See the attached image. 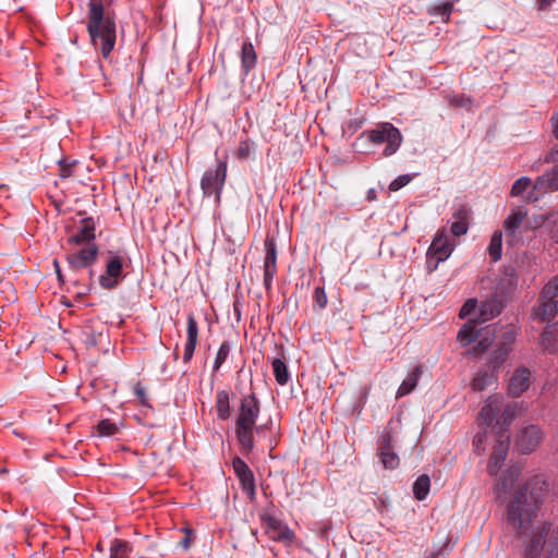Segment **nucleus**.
<instances>
[{
    "mask_svg": "<svg viewBox=\"0 0 558 558\" xmlns=\"http://www.w3.org/2000/svg\"><path fill=\"white\" fill-rule=\"evenodd\" d=\"M521 475L519 465L508 468L500 480L495 484L498 499L513 492V496L507 506L506 520L508 525L519 535H525L531 530L536 519L537 508L541 502V494L547 489L545 481L541 476L533 477L526 485H517Z\"/></svg>",
    "mask_w": 558,
    "mask_h": 558,
    "instance_id": "obj_1",
    "label": "nucleus"
},
{
    "mask_svg": "<svg viewBox=\"0 0 558 558\" xmlns=\"http://www.w3.org/2000/svg\"><path fill=\"white\" fill-rule=\"evenodd\" d=\"M87 32L92 45L99 50L104 58H108L117 41V24L113 12L106 9L87 11Z\"/></svg>",
    "mask_w": 558,
    "mask_h": 558,
    "instance_id": "obj_2",
    "label": "nucleus"
},
{
    "mask_svg": "<svg viewBox=\"0 0 558 558\" xmlns=\"http://www.w3.org/2000/svg\"><path fill=\"white\" fill-rule=\"evenodd\" d=\"M259 412V401L254 392L242 397L235 418V435L245 453L254 449V433L262 429V426H256Z\"/></svg>",
    "mask_w": 558,
    "mask_h": 558,
    "instance_id": "obj_3",
    "label": "nucleus"
},
{
    "mask_svg": "<svg viewBox=\"0 0 558 558\" xmlns=\"http://www.w3.org/2000/svg\"><path fill=\"white\" fill-rule=\"evenodd\" d=\"M364 134L373 144H387L383 153L386 157L393 155L399 149L402 142L400 131L389 122L380 123L375 129L368 130Z\"/></svg>",
    "mask_w": 558,
    "mask_h": 558,
    "instance_id": "obj_4",
    "label": "nucleus"
},
{
    "mask_svg": "<svg viewBox=\"0 0 558 558\" xmlns=\"http://www.w3.org/2000/svg\"><path fill=\"white\" fill-rule=\"evenodd\" d=\"M226 177L227 160H219L215 169H207L201 180L204 196H214L215 201L219 203Z\"/></svg>",
    "mask_w": 558,
    "mask_h": 558,
    "instance_id": "obj_5",
    "label": "nucleus"
},
{
    "mask_svg": "<svg viewBox=\"0 0 558 558\" xmlns=\"http://www.w3.org/2000/svg\"><path fill=\"white\" fill-rule=\"evenodd\" d=\"M544 437V430L539 425L530 424L517 433L514 448L522 454H530L542 444Z\"/></svg>",
    "mask_w": 558,
    "mask_h": 558,
    "instance_id": "obj_6",
    "label": "nucleus"
},
{
    "mask_svg": "<svg viewBox=\"0 0 558 558\" xmlns=\"http://www.w3.org/2000/svg\"><path fill=\"white\" fill-rule=\"evenodd\" d=\"M453 251V243L450 242L447 230L445 228L439 229L430 244V246L427 250V257H436V260L434 264H432V260L427 262V269L429 272L434 271L440 262L446 260Z\"/></svg>",
    "mask_w": 558,
    "mask_h": 558,
    "instance_id": "obj_7",
    "label": "nucleus"
},
{
    "mask_svg": "<svg viewBox=\"0 0 558 558\" xmlns=\"http://www.w3.org/2000/svg\"><path fill=\"white\" fill-rule=\"evenodd\" d=\"M558 191V165L551 170L546 171L537 177L534 181L533 189L525 196L526 203H536L545 194Z\"/></svg>",
    "mask_w": 558,
    "mask_h": 558,
    "instance_id": "obj_8",
    "label": "nucleus"
},
{
    "mask_svg": "<svg viewBox=\"0 0 558 558\" xmlns=\"http://www.w3.org/2000/svg\"><path fill=\"white\" fill-rule=\"evenodd\" d=\"M377 456L385 469L395 470L400 464V459L393 448V436L388 428L385 429L378 439Z\"/></svg>",
    "mask_w": 558,
    "mask_h": 558,
    "instance_id": "obj_9",
    "label": "nucleus"
},
{
    "mask_svg": "<svg viewBox=\"0 0 558 558\" xmlns=\"http://www.w3.org/2000/svg\"><path fill=\"white\" fill-rule=\"evenodd\" d=\"M262 523L266 534L272 541L289 544L294 538V533L282 521L272 515L266 514L262 517Z\"/></svg>",
    "mask_w": 558,
    "mask_h": 558,
    "instance_id": "obj_10",
    "label": "nucleus"
},
{
    "mask_svg": "<svg viewBox=\"0 0 558 558\" xmlns=\"http://www.w3.org/2000/svg\"><path fill=\"white\" fill-rule=\"evenodd\" d=\"M264 246V286L267 290H270L274 277L277 272V244L275 239L267 236Z\"/></svg>",
    "mask_w": 558,
    "mask_h": 558,
    "instance_id": "obj_11",
    "label": "nucleus"
},
{
    "mask_svg": "<svg viewBox=\"0 0 558 558\" xmlns=\"http://www.w3.org/2000/svg\"><path fill=\"white\" fill-rule=\"evenodd\" d=\"M123 259L119 255H112L106 264L105 274L100 276L99 282L104 289H114L122 278Z\"/></svg>",
    "mask_w": 558,
    "mask_h": 558,
    "instance_id": "obj_12",
    "label": "nucleus"
},
{
    "mask_svg": "<svg viewBox=\"0 0 558 558\" xmlns=\"http://www.w3.org/2000/svg\"><path fill=\"white\" fill-rule=\"evenodd\" d=\"M234 473L236 474L243 492L253 499L255 497V478L252 470L246 462L239 457L232 461Z\"/></svg>",
    "mask_w": 558,
    "mask_h": 558,
    "instance_id": "obj_13",
    "label": "nucleus"
},
{
    "mask_svg": "<svg viewBox=\"0 0 558 558\" xmlns=\"http://www.w3.org/2000/svg\"><path fill=\"white\" fill-rule=\"evenodd\" d=\"M532 380V372L527 367L517 368L509 379L508 393L513 398L522 396L530 388Z\"/></svg>",
    "mask_w": 558,
    "mask_h": 558,
    "instance_id": "obj_14",
    "label": "nucleus"
},
{
    "mask_svg": "<svg viewBox=\"0 0 558 558\" xmlns=\"http://www.w3.org/2000/svg\"><path fill=\"white\" fill-rule=\"evenodd\" d=\"M98 255L96 244H88L76 253L69 254L66 260L72 269L78 270L93 265Z\"/></svg>",
    "mask_w": 558,
    "mask_h": 558,
    "instance_id": "obj_15",
    "label": "nucleus"
},
{
    "mask_svg": "<svg viewBox=\"0 0 558 558\" xmlns=\"http://www.w3.org/2000/svg\"><path fill=\"white\" fill-rule=\"evenodd\" d=\"M557 314L558 301L543 299V294L539 293L537 302L532 308V318L548 324L557 316Z\"/></svg>",
    "mask_w": 558,
    "mask_h": 558,
    "instance_id": "obj_16",
    "label": "nucleus"
},
{
    "mask_svg": "<svg viewBox=\"0 0 558 558\" xmlns=\"http://www.w3.org/2000/svg\"><path fill=\"white\" fill-rule=\"evenodd\" d=\"M501 438L502 435L499 436L498 444L495 446L488 460L487 472L490 476H496L498 474L508 456L509 436H506L505 439Z\"/></svg>",
    "mask_w": 558,
    "mask_h": 558,
    "instance_id": "obj_17",
    "label": "nucleus"
},
{
    "mask_svg": "<svg viewBox=\"0 0 558 558\" xmlns=\"http://www.w3.org/2000/svg\"><path fill=\"white\" fill-rule=\"evenodd\" d=\"M96 225L92 217L83 218L80 221V226L75 233H73L68 242L70 244L82 245V244H94Z\"/></svg>",
    "mask_w": 558,
    "mask_h": 558,
    "instance_id": "obj_18",
    "label": "nucleus"
},
{
    "mask_svg": "<svg viewBox=\"0 0 558 558\" xmlns=\"http://www.w3.org/2000/svg\"><path fill=\"white\" fill-rule=\"evenodd\" d=\"M518 330L515 327H507L501 337L500 347L494 352L490 363L495 364V367H499L506 360L510 351V345L515 341Z\"/></svg>",
    "mask_w": 558,
    "mask_h": 558,
    "instance_id": "obj_19",
    "label": "nucleus"
},
{
    "mask_svg": "<svg viewBox=\"0 0 558 558\" xmlns=\"http://www.w3.org/2000/svg\"><path fill=\"white\" fill-rule=\"evenodd\" d=\"M186 325V342L183 353L184 363H189L192 360L198 338V325L193 314L187 315Z\"/></svg>",
    "mask_w": 558,
    "mask_h": 558,
    "instance_id": "obj_20",
    "label": "nucleus"
},
{
    "mask_svg": "<svg viewBox=\"0 0 558 558\" xmlns=\"http://www.w3.org/2000/svg\"><path fill=\"white\" fill-rule=\"evenodd\" d=\"M539 347L548 354L558 352V324L548 323L545 326L539 337Z\"/></svg>",
    "mask_w": 558,
    "mask_h": 558,
    "instance_id": "obj_21",
    "label": "nucleus"
},
{
    "mask_svg": "<svg viewBox=\"0 0 558 558\" xmlns=\"http://www.w3.org/2000/svg\"><path fill=\"white\" fill-rule=\"evenodd\" d=\"M501 408V399L498 396L488 398L487 403L481 409L478 420L486 427L490 426L495 421Z\"/></svg>",
    "mask_w": 558,
    "mask_h": 558,
    "instance_id": "obj_22",
    "label": "nucleus"
},
{
    "mask_svg": "<svg viewBox=\"0 0 558 558\" xmlns=\"http://www.w3.org/2000/svg\"><path fill=\"white\" fill-rule=\"evenodd\" d=\"M527 216L525 207H517L511 209V213L504 221V228L507 236H514L522 222Z\"/></svg>",
    "mask_w": 558,
    "mask_h": 558,
    "instance_id": "obj_23",
    "label": "nucleus"
},
{
    "mask_svg": "<svg viewBox=\"0 0 558 558\" xmlns=\"http://www.w3.org/2000/svg\"><path fill=\"white\" fill-rule=\"evenodd\" d=\"M493 367L496 368L495 364H493ZM496 381L497 375L495 369H481L471 381V387L474 391H483L496 384Z\"/></svg>",
    "mask_w": 558,
    "mask_h": 558,
    "instance_id": "obj_24",
    "label": "nucleus"
},
{
    "mask_svg": "<svg viewBox=\"0 0 558 558\" xmlns=\"http://www.w3.org/2000/svg\"><path fill=\"white\" fill-rule=\"evenodd\" d=\"M423 374V368L421 365H417L414 367V369L407 376V378L401 383L398 391H397V399L402 398L409 393H411Z\"/></svg>",
    "mask_w": 558,
    "mask_h": 558,
    "instance_id": "obj_25",
    "label": "nucleus"
},
{
    "mask_svg": "<svg viewBox=\"0 0 558 558\" xmlns=\"http://www.w3.org/2000/svg\"><path fill=\"white\" fill-rule=\"evenodd\" d=\"M477 325L478 322L476 319H470L461 327V329L458 332V340L461 342L462 345H469L477 338L480 333Z\"/></svg>",
    "mask_w": 558,
    "mask_h": 558,
    "instance_id": "obj_26",
    "label": "nucleus"
},
{
    "mask_svg": "<svg viewBox=\"0 0 558 558\" xmlns=\"http://www.w3.org/2000/svg\"><path fill=\"white\" fill-rule=\"evenodd\" d=\"M525 410H526V408L524 405V402H518V401L510 402L505 407V409L498 420H500L502 422V424L505 425V428H508V426L511 424V422L518 415L523 413Z\"/></svg>",
    "mask_w": 558,
    "mask_h": 558,
    "instance_id": "obj_27",
    "label": "nucleus"
},
{
    "mask_svg": "<svg viewBox=\"0 0 558 558\" xmlns=\"http://www.w3.org/2000/svg\"><path fill=\"white\" fill-rule=\"evenodd\" d=\"M500 313V305L495 300H486L481 303L476 320L485 323Z\"/></svg>",
    "mask_w": 558,
    "mask_h": 558,
    "instance_id": "obj_28",
    "label": "nucleus"
},
{
    "mask_svg": "<svg viewBox=\"0 0 558 558\" xmlns=\"http://www.w3.org/2000/svg\"><path fill=\"white\" fill-rule=\"evenodd\" d=\"M241 62L245 73H248L256 64V52L251 41H245L241 49Z\"/></svg>",
    "mask_w": 558,
    "mask_h": 558,
    "instance_id": "obj_29",
    "label": "nucleus"
},
{
    "mask_svg": "<svg viewBox=\"0 0 558 558\" xmlns=\"http://www.w3.org/2000/svg\"><path fill=\"white\" fill-rule=\"evenodd\" d=\"M216 412L219 420L225 421L230 416V397L226 390L216 395Z\"/></svg>",
    "mask_w": 558,
    "mask_h": 558,
    "instance_id": "obj_30",
    "label": "nucleus"
},
{
    "mask_svg": "<svg viewBox=\"0 0 558 558\" xmlns=\"http://www.w3.org/2000/svg\"><path fill=\"white\" fill-rule=\"evenodd\" d=\"M453 10L452 1H445L438 4L430 5L427 10L428 14L435 17H439L441 22H449L450 15Z\"/></svg>",
    "mask_w": 558,
    "mask_h": 558,
    "instance_id": "obj_31",
    "label": "nucleus"
},
{
    "mask_svg": "<svg viewBox=\"0 0 558 558\" xmlns=\"http://www.w3.org/2000/svg\"><path fill=\"white\" fill-rule=\"evenodd\" d=\"M272 372L276 378V381L280 386H284L290 380V373L288 371L287 364L281 359H274L271 362Z\"/></svg>",
    "mask_w": 558,
    "mask_h": 558,
    "instance_id": "obj_32",
    "label": "nucleus"
},
{
    "mask_svg": "<svg viewBox=\"0 0 558 558\" xmlns=\"http://www.w3.org/2000/svg\"><path fill=\"white\" fill-rule=\"evenodd\" d=\"M534 182L529 177H521L512 184L510 195L513 197L525 196L533 189Z\"/></svg>",
    "mask_w": 558,
    "mask_h": 558,
    "instance_id": "obj_33",
    "label": "nucleus"
},
{
    "mask_svg": "<svg viewBox=\"0 0 558 558\" xmlns=\"http://www.w3.org/2000/svg\"><path fill=\"white\" fill-rule=\"evenodd\" d=\"M131 551L129 542L116 538L110 546V558H130Z\"/></svg>",
    "mask_w": 558,
    "mask_h": 558,
    "instance_id": "obj_34",
    "label": "nucleus"
},
{
    "mask_svg": "<svg viewBox=\"0 0 558 558\" xmlns=\"http://www.w3.org/2000/svg\"><path fill=\"white\" fill-rule=\"evenodd\" d=\"M429 488H430L429 476L426 474L418 476L413 484L414 497L420 501L424 500L429 493Z\"/></svg>",
    "mask_w": 558,
    "mask_h": 558,
    "instance_id": "obj_35",
    "label": "nucleus"
},
{
    "mask_svg": "<svg viewBox=\"0 0 558 558\" xmlns=\"http://www.w3.org/2000/svg\"><path fill=\"white\" fill-rule=\"evenodd\" d=\"M487 251H488V255H489L492 262L496 263L501 258V251H502V232L501 231L494 232Z\"/></svg>",
    "mask_w": 558,
    "mask_h": 558,
    "instance_id": "obj_36",
    "label": "nucleus"
},
{
    "mask_svg": "<svg viewBox=\"0 0 558 558\" xmlns=\"http://www.w3.org/2000/svg\"><path fill=\"white\" fill-rule=\"evenodd\" d=\"M538 226L549 231L551 236L558 242V213H549L546 216H541Z\"/></svg>",
    "mask_w": 558,
    "mask_h": 558,
    "instance_id": "obj_37",
    "label": "nucleus"
},
{
    "mask_svg": "<svg viewBox=\"0 0 558 558\" xmlns=\"http://www.w3.org/2000/svg\"><path fill=\"white\" fill-rule=\"evenodd\" d=\"M541 293L543 294V299L558 301V275L548 280Z\"/></svg>",
    "mask_w": 558,
    "mask_h": 558,
    "instance_id": "obj_38",
    "label": "nucleus"
},
{
    "mask_svg": "<svg viewBox=\"0 0 558 558\" xmlns=\"http://www.w3.org/2000/svg\"><path fill=\"white\" fill-rule=\"evenodd\" d=\"M230 351H231L230 343L228 341H223L217 351L215 362H214V371H217L220 368V366L226 362Z\"/></svg>",
    "mask_w": 558,
    "mask_h": 558,
    "instance_id": "obj_39",
    "label": "nucleus"
},
{
    "mask_svg": "<svg viewBox=\"0 0 558 558\" xmlns=\"http://www.w3.org/2000/svg\"><path fill=\"white\" fill-rule=\"evenodd\" d=\"M119 428L116 423L111 422L110 420H101L97 424V432L100 436H113L118 433Z\"/></svg>",
    "mask_w": 558,
    "mask_h": 558,
    "instance_id": "obj_40",
    "label": "nucleus"
},
{
    "mask_svg": "<svg viewBox=\"0 0 558 558\" xmlns=\"http://www.w3.org/2000/svg\"><path fill=\"white\" fill-rule=\"evenodd\" d=\"M253 150H254V144L248 140H244V141L240 142L239 147L235 153V156L239 159L244 160L250 157V155L252 154Z\"/></svg>",
    "mask_w": 558,
    "mask_h": 558,
    "instance_id": "obj_41",
    "label": "nucleus"
},
{
    "mask_svg": "<svg viewBox=\"0 0 558 558\" xmlns=\"http://www.w3.org/2000/svg\"><path fill=\"white\" fill-rule=\"evenodd\" d=\"M470 216H471V208L462 204L460 205L453 213L454 220L470 222Z\"/></svg>",
    "mask_w": 558,
    "mask_h": 558,
    "instance_id": "obj_42",
    "label": "nucleus"
},
{
    "mask_svg": "<svg viewBox=\"0 0 558 558\" xmlns=\"http://www.w3.org/2000/svg\"><path fill=\"white\" fill-rule=\"evenodd\" d=\"M469 230V222L454 220L451 223L450 231L454 236H461L466 234Z\"/></svg>",
    "mask_w": 558,
    "mask_h": 558,
    "instance_id": "obj_43",
    "label": "nucleus"
},
{
    "mask_svg": "<svg viewBox=\"0 0 558 558\" xmlns=\"http://www.w3.org/2000/svg\"><path fill=\"white\" fill-rule=\"evenodd\" d=\"M412 178L409 174L400 175L389 184V190L396 192L401 187L405 186L407 184H409Z\"/></svg>",
    "mask_w": 558,
    "mask_h": 558,
    "instance_id": "obj_44",
    "label": "nucleus"
},
{
    "mask_svg": "<svg viewBox=\"0 0 558 558\" xmlns=\"http://www.w3.org/2000/svg\"><path fill=\"white\" fill-rule=\"evenodd\" d=\"M449 102H450V105H452L454 107L469 108L471 106L472 101L469 97L461 94V95H453L449 99Z\"/></svg>",
    "mask_w": 558,
    "mask_h": 558,
    "instance_id": "obj_45",
    "label": "nucleus"
},
{
    "mask_svg": "<svg viewBox=\"0 0 558 558\" xmlns=\"http://www.w3.org/2000/svg\"><path fill=\"white\" fill-rule=\"evenodd\" d=\"M476 306H477V302L475 299H470L468 300L461 307L460 310V317L461 318H465L468 317L469 315H471L472 313L475 312L476 310Z\"/></svg>",
    "mask_w": 558,
    "mask_h": 558,
    "instance_id": "obj_46",
    "label": "nucleus"
},
{
    "mask_svg": "<svg viewBox=\"0 0 558 558\" xmlns=\"http://www.w3.org/2000/svg\"><path fill=\"white\" fill-rule=\"evenodd\" d=\"M76 163V161H73V162H66V160L62 159L59 161V167H60V177L65 179V178H69L72 175V166Z\"/></svg>",
    "mask_w": 558,
    "mask_h": 558,
    "instance_id": "obj_47",
    "label": "nucleus"
},
{
    "mask_svg": "<svg viewBox=\"0 0 558 558\" xmlns=\"http://www.w3.org/2000/svg\"><path fill=\"white\" fill-rule=\"evenodd\" d=\"M314 298L320 308L327 305V296L324 288L317 287L314 291Z\"/></svg>",
    "mask_w": 558,
    "mask_h": 558,
    "instance_id": "obj_48",
    "label": "nucleus"
},
{
    "mask_svg": "<svg viewBox=\"0 0 558 558\" xmlns=\"http://www.w3.org/2000/svg\"><path fill=\"white\" fill-rule=\"evenodd\" d=\"M134 393L137 397V399L140 400L141 404L148 405V398L146 396L145 388L142 386L141 383H137L134 386Z\"/></svg>",
    "mask_w": 558,
    "mask_h": 558,
    "instance_id": "obj_49",
    "label": "nucleus"
},
{
    "mask_svg": "<svg viewBox=\"0 0 558 558\" xmlns=\"http://www.w3.org/2000/svg\"><path fill=\"white\" fill-rule=\"evenodd\" d=\"M544 161L547 163L558 162V144L555 145L545 156Z\"/></svg>",
    "mask_w": 558,
    "mask_h": 558,
    "instance_id": "obj_50",
    "label": "nucleus"
},
{
    "mask_svg": "<svg viewBox=\"0 0 558 558\" xmlns=\"http://www.w3.org/2000/svg\"><path fill=\"white\" fill-rule=\"evenodd\" d=\"M490 343H492V339H489V338H484V339H482V340H480V341L477 342V344L474 347V351H475L476 353H482V352H484V351H486V350L488 349V347L490 345Z\"/></svg>",
    "mask_w": 558,
    "mask_h": 558,
    "instance_id": "obj_51",
    "label": "nucleus"
},
{
    "mask_svg": "<svg viewBox=\"0 0 558 558\" xmlns=\"http://www.w3.org/2000/svg\"><path fill=\"white\" fill-rule=\"evenodd\" d=\"M485 437H486V430L478 432V433H476V435L474 436V438H473V445H474V447H475V449H476L477 451L483 450V449L481 448V446H482V444L484 442Z\"/></svg>",
    "mask_w": 558,
    "mask_h": 558,
    "instance_id": "obj_52",
    "label": "nucleus"
},
{
    "mask_svg": "<svg viewBox=\"0 0 558 558\" xmlns=\"http://www.w3.org/2000/svg\"><path fill=\"white\" fill-rule=\"evenodd\" d=\"M88 10L93 9H105L104 0H88Z\"/></svg>",
    "mask_w": 558,
    "mask_h": 558,
    "instance_id": "obj_53",
    "label": "nucleus"
},
{
    "mask_svg": "<svg viewBox=\"0 0 558 558\" xmlns=\"http://www.w3.org/2000/svg\"><path fill=\"white\" fill-rule=\"evenodd\" d=\"M553 135L558 140V113H554L551 119Z\"/></svg>",
    "mask_w": 558,
    "mask_h": 558,
    "instance_id": "obj_54",
    "label": "nucleus"
},
{
    "mask_svg": "<svg viewBox=\"0 0 558 558\" xmlns=\"http://www.w3.org/2000/svg\"><path fill=\"white\" fill-rule=\"evenodd\" d=\"M180 545L183 547L184 550H187L191 546V538L189 535H186L181 542Z\"/></svg>",
    "mask_w": 558,
    "mask_h": 558,
    "instance_id": "obj_55",
    "label": "nucleus"
},
{
    "mask_svg": "<svg viewBox=\"0 0 558 558\" xmlns=\"http://www.w3.org/2000/svg\"><path fill=\"white\" fill-rule=\"evenodd\" d=\"M554 0H538V8L541 10H544L546 9L547 7H549L551 4Z\"/></svg>",
    "mask_w": 558,
    "mask_h": 558,
    "instance_id": "obj_56",
    "label": "nucleus"
},
{
    "mask_svg": "<svg viewBox=\"0 0 558 558\" xmlns=\"http://www.w3.org/2000/svg\"><path fill=\"white\" fill-rule=\"evenodd\" d=\"M53 265H54V268H56L57 276H58L59 280H61L62 279V275H61V270H60L58 260H54Z\"/></svg>",
    "mask_w": 558,
    "mask_h": 558,
    "instance_id": "obj_57",
    "label": "nucleus"
},
{
    "mask_svg": "<svg viewBox=\"0 0 558 558\" xmlns=\"http://www.w3.org/2000/svg\"><path fill=\"white\" fill-rule=\"evenodd\" d=\"M497 425H499V430H497V434H500V432H506L507 428H505V425L502 424V422L500 420H497Z\"/></svg>",
    "mask_w": 558,
    "mask_h": 558,
    "instance_id": "obj_58",
    "label": "nucleus"
},
{
    "mask_svg": "<svg viewBox=\"0 0 558 558\" xmlns=\"http://www.w3.org/2000/svg\"><path fill=\"white\" fill-rule=\"evenodd\" d=\"M548 558H554V557H553V553L550 554V556H549Z\"/></svg>",
    "mask_w": 558,
    "mask_h": 558,
    "instance_id": "obj_59",
    "label": "nucleus"
}]
</instances>
